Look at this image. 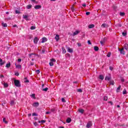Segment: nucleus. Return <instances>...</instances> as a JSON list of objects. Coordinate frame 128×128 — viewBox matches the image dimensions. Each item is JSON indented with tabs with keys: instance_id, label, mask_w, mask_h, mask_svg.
Returning <instances> with one entry per match:
<instances>
[{
	"instance_id": "nucleus-16",
	"label": "nucleus",
	"mask_w": 128,
	"mask_h": 128,
	"mask_svg": "<svg viewBox=\"0 0 128 128\" xmlns=\"http://www.w3.org/2000/svg\"><path fill=\"white\" fill-rule=\"evenodd\" d=\"M2 26H3L4 28H7L8 27V24H6V23L2 22Z\"/></svg>"
},
{
	"instance_id": "nucleus-23",
	"label": "nucleus",
	"mask_w": 128,
	"mask_h": 128,
	"mask_svg": "<svg viewBox=\"0 0 128 128\" xmlns=\"http://www.w3.org/2000/svg\"><path fill=\"white\" fill-rule=\"evenodd\" d=\"M66 122H68V124H70V122H72V119L70 118H68L66 120Z\"/></svg>"
},
{
	"instance_id": "nucleus-15",
	"label": "nucleus",
	"mask_w": 128,
	"mask_h": 128,
	"mask_svg": "<svg viewBox=\"0 0 128 128\" xmlns=\"http://www.w3.org/2000/svg\"><path fill=\"white\" fill-rule=\"evenodd\" d=\"M121 88H122V86H119L116 89V92H120Z\"/></svg>"
},
{
	"instance_id": "nucleus-5",
	"label": "nucleus",
	"mask_w": 128,
	"mask_h": 128,
	"mask_svg": "<svg viewBox=\"0 0 128 128\" xmlns=\"http://www.w3.org/2000/svg\"><path fill=\"white\" fill-rule=\"evenodd\" d=\"M112 80V76H110V74L106 76V78H105L106 80Z\"/></svg>"
},
{
	"instance_id": "nucleus-24",
	"label": "nucleus",
	"mask_w": 128,
	"mask_h": 128,
	"mask_svg": "<svg viewBox=\"0 0 128 128\" xmlns=\"http://www.w3.org/2000/svg\"><path fill=\"white\" fill-rule=\"evenodd\" d=\"M78 112L80 114H84V110L83 109H79Z\"/></svg>"
},
{
	"instance_id": "nucleus-53",
	"label": "nucleus",
	"mask_w": 128,
	"mask_h": 128,
	"mask_svg": "<svg viewBox=\"0 0 128 128\" xmlns=\"http://www.w3.org/2000/svg\"><path fill=\"white\" fill-rule=\"evenodd\" d=\"M15 12H16V14H20V11H18V10H16L15 11Z\"/></svg>"
},
{
	"instance_id": "nucleus-32",
	"label": "nucleus",
	"mask_w": 128,
	"mask_h": 128,
	"mask_svg": "<svg viewBox=\"0 0 128 128\" xmlns=\"http://www.w3.org/2000/svg\"><path fill=\"white\" fill-rule=\"evenodd\" d=\"M31 98H36V94H32L30 95Z\"/></svg>"
},
{
	"instance_id": "nucleus-11",
	"label": "nucleus",
	"mask_w": 128,
	"mask_h": 128,
	"mask_svg": "<svg viewBox=\"0 0 128 128\" xmlns=\"http://www.w3.org/2000/svg\"><path fill=\"white\" fill-rule=\"evenodd\" d=\"M80 34V31L79 30H76L74 32L72 36H76L77 34Z\"/></svg>"
},
{
	"instance_id": "nucleus-64",
	"label": "nucleus",
	"mask_w": 128,
	"mask_h": 128,
	"mask_svg": "<svg viewBox=\"0 0 128 128\" xmlns=\"http://www.w3.org/2000/svg\"><path fill=\"white\" fill-rule=\"evenodd\" d=\"M121 82H124V79H121Z\"/></svg>"
},
{
	"instance_id": "nucleus-37",
	"label": "nucleus",
	"mask_w": 128,
	"mask_h": 128,
	"mask_svg": "<svg viewBox=\"0 0 128 128\" xmlns=\"http://www.w3.org/2000/svg\"><path fill=\"white\" fill-rule=\"evenodd\" d=\"M108 96H104V100H108Z\"/></svg>"
},
{
	"instance_id": "nucleus-44",
	"label": "nucleus",
	"mask_w": 128,
	"mask_h": 128,
	"mask_svg": "<svg viewBox=\"0 0 128 128\" xmlns=\"http://www.w3.org/2000/svg\"><path fill=\"white\" fill-rule=\"evenodd\" d=\"M31 2H34V4H36V0H31Z\"/></svg>"
},
{
	"instance_id": "nucleus-12",
	"label": "nucleus",
	"mask_w": 128,
	"mask_h": 128,
	"mask_svg": "<svg viewBox=\"0 0 128 128\" xmlns=\"http://www.w3.org/2000/svg\"><path fill=\"white\" fill-rule=\"evenodd\" d=\"M110 26L108 24H102V28H108Z\"/></svg>"
},
{
	"instance_id": "nucleus-56",
	"label": "nucleus",
	"mask_w": 128,
	"mask_h": 128,
	"mask_svg": "<svg viewBox=\"0 0 128 128\" xmlns=\"http://www.w3.org/2000/svg\"><path fill=\"white\" fill-rule=\"evenodd\" d=\"M34 126H38V122H35L34 123Z\"/></svg>"
},
{
	"instance_id": "nucleus-13",
	"label": "nucleus",
	"mask_w": 128,
	"mask_h": 128,
	"mask_svg": "<svg viewBox=\"0 0 128 128\" xmlns=\"http://www.w3.org/2000/svg\"><path fill=\"white\" fill-rule=\"evenodd\" d=\"M10 104L12 106H14L16 104V101L14 100H11Z\"/></svg>"
},
{
	"instance_id": "nucleus-52",
	"label": "nucleus",
	"mask_w": 128,
	"mask_h": 128,
	"mask_svg": "<svg viewBox=\"0 0 128 128\" xmlns=\"http://www.w3.org/2000/svg\"><path fill=\"white\" fill-rule=\"evenodd\" d=\"M77 44H78V46H82V44L80 43H77Z\"/></svg>"
},
{
	"instance_id": "nucleus-62",
	"label": "nucleus",
	"mask_w": 128,
	"mask_h": 128,
	"mask_svg": "<svg viewBox=\"0 0 128 128\" xmlns=\"http://www.w3.org/2000/svg\"><path fill=\"white\" fill-rule=\"evenodd\" d=\"M100 44L102 45L104 44V42H102V41H100Z\"/></svg>"
},
{
	"instance_id": "nucleus-2",
	"label": "nucleus",
	"mask_w": 128,
	"mask_h": 128,
	"mask_svg": "<svg viewBox=\"0 0 128 128\" xmlns=\"http://www.w3.org/2000/svg\"><path fill=\"white\" fill-rule=\"evenodd\" d=\"M54 62H56V60L54 58L50 59V62L49 63L50 66H54Z\"/></svg>"
},
{
	"instance_id": "nucleus-50",
	"label": "nucleus",
	"mask_w": 128,
	"mask_h": 128,
	"mask_svg": "<svg viewBox=\"0 0 128 128\" xmlns=\"http://www.w3.org/2000/svg\"><path fill=\"white\" fill-rule=\"evenodd\" d=\"M36 74H40V70H36Z\"/></svg>"
},
{
	"instance_id": "nucleus-61",
	"label": "nucleus",
	"mask_w": 128,
	"mask_h": 128,
	"mask_svg": "<svg viewBox=\"0 0 128 128\" xmlns=\"http://www.w3.org/2000/svg\"><path fill=\"white\" fill-rule=\"evenodd\" d=\"M108 103L112 105L113 104L112 102V101L109 102Z\"/></svg>"
},
{
	"instance_id": "nucleus-49",
	"label": "nucleus",
	"mask_w": 128,
	"mask_h": 128,
	"mask_svg": "<svg viewBox=\"0 0 128 128\" xmlns=\"http://www.w3.org/2000/svg\"><path fill=\"white\" fill-rule=\"evenodd\" d=\"M44 122H46V120H41V124H44Z\"/></svg>"
},
{
	"instance_id": "nucleus-34",
	"label": "nucleus",
	"mask_w": 128,
	"mask_h": 128,
	"mask_svg": "<svg viewBox=\"0 0 128 128\" xmlns=\"http://www.w3.org/2000/svg\"><path fill=\"white\" fill-rule=\"evenodd\" d=\"M110 84L114 86V80L110 81Z\"/></svg>"
},
{
	"instance_id": "nucleus-14",
	"label": "nucleus",
	"mask_w": 128,
	"mask_h": 128,
	"mask_svg": "<svg viewBox=\"0 0 128 128\" xmlns=\"http://www.w3.org/2000/svg\"><path fill=\"white\" fill-rule=\"evenodd\" d=\"M16 68L20 69L22 68V66L20 64H15Z\"/></svg>"
},
{
	"instance_id": "nucleus-10",
	"label": "nucleus",
	"mask_w": 128,
	"mask_h": 128,
	"mask_svg": "<svg viewBox=\"0 0 128 128\" xmlns=\"http://www.w3.org/2000/svg\"><path fill=\"white\" fill-rule=\"evenodd\" d=\"M38 37H35L34 40V44H38Z\"/></svg>"
},
{
	"instance_id": "nucleus-30",
	"label": "nucleus",
	"mask_w": 128,
	"mask_h": 128,
	"mask_svg": "<svg viewBox=\"0 0 128 128\" xmlns=\"http://www.w3.org/2000/svg\"><path fill=\"white\" fill-rule=\"evenodd\" d=\"M122 94H126L127 92H126V89H124L123 90Z\"/></svg>"
},
{
	"instance_id": "nucleus-1",
	"label": "nucleus",
	"mask_w": 128,
	"mask_h": 128,
	"mask_svg": "<svg viewBox=\"0 0 128 128\" xmlns=\"http://www.w3.org/2000/svg\"><path fill=\"white\" fill-rule=\"evenodd\" d=\"M14 84L16 86H18V88H20V82L18 80H14Z\"/></svg>"
},
{
	"instance_id": "nucleus-40",
	"label": "nucleus",
	"mask_w": 128,
	"mask_h": 128,
	"mask_svg": "<svg viewBox=\"0 0 128 128\" xmlns=\"http://www.w3.org/2000/svg\"><path fill=\"white\" fill-rule=\"evenodd\" d=\"M78 92H82V89L79 88L78 90Z\"/></svg>"
},
{
	"instance_id": "nucleus-31",
	"label": "nucleus",
	"mask_w": 128,
	"mask_h": 128,
	"mask_svg": "<svg viewBox=\"0 0 128 128\" xmlns=\"http://www.w3.org/2000/svg\"><path fill=\"white\" fill-rule=\"evenodd\" d=\"M48 88H43V89L42 90L43 92H48Z\"/></svg>"
},
{
	"instance_id": "nucleus-58",
	"label": "nucleus",
	"mask_w": 128,
	"mask_h": 128,
	"mask_svg": "<svg viewBox=\"0 0 128 128\" xmlns=\"http://www.w3.org/2000/svg\"><path fill=\"white\" fill-rule=\"evenodd\" d=\"M18 62H22V59L21 58H18Z\"/></svg>"
},
{
	"instance_id": "nucleus-54",
	"label": "nucleus",
	"mask_w": 128,
	"mask_h": 128,
	"mask_svg": "<svg viewBox=\"0 0 128 128\" xmlns=\"http://www.w3.org/2000/svg\"><path fill=\"white\" fill-rule=\"evenodd\" d=\"M46 52V50L44 49L42 50V54H44Z\"/></svg>"
},
{
	"instance_id": "nucleus-48",
	"label": "nucleus",
	"mask_w": 128,
	"mask_h": 128,
	"mask_svg": "<svg viewBox=\"0 0 128 128\" xmlns=\"http://www.w3.org/2000/svg\"><path fill=\"white\" fill-rule=\"evenodd\" d=\"M88 44H92V42H90V40H88Z\"/></svg>"
},
{
	"instance_id": "nucleus-20",
	"label": "nucleus",
	"mask_w": 128,
	"mask_h": 128,
	"mask_svg": "<svg viewBox=\"0 0 128 128\" xmlns=\"http://www.w3.org/2000/svg\"><path fill=\"white\" fill-rule=\"evenodd\" d=\"M39 106V104L38 102H34V103L33 104V106L36 107V106Z\"/></svg>"
},
{
	"instance_id": "nucleus-4",
	"label": "nucleus",
	"mask_w": 128,
	"mask_h": 128,
	"mask_svg": "<svg viewBox=\"0 0 128 128\" xmlns=\"http://www.w3.org/2000/svg\"><path fill=\"white\" fill-rule=\"evenodd\" d=\"M118 50L120 52V54H124L125 52H124V48L122 49H120V48H118Z\"/></svg>"
},
{
	"instance_id": "nucleus-45",
	"label": "nucleus",
	"mask_w": 128,
	"mask_h": 128,
	"mask_svg": "<svg viewBox=\"0 0 128 128\" xmlns=\"http://www.w3.org/2000/svg\"><path fill=\"white\" fill-rule=\"evenodd\" d=\"M62 102H66V100H64V98H62Z\"/></svg>"
},
{
	"instance_id": "nucleus-33",
	"label": "nucleus",
	"mask_w": 128,
	"mask_h": 128,
	"mask_svg": "<svg viewBox=\"0 0 128 128\" xmlns=\"http://www.w3.org/2000/svg\"><path fill=\"white\" fill-rule=\"evenodd\" d=\"M32 56H34V54L32 53V54H28L29 58H32Z\"/></svg>"
},
{
	"instance_id": "nucleus-26",
	"label": "nucleus",
	"mask_w": 128,
	"mask_h": 128,
	"mask_svg": "<svg viewBox=\"0 0 128 128\" xmlns=\"http://www.w3.org/2000/svg\"><path fill=\"white\" fill-rule=\"evenodd\" d=\"M99 78H100V80H104V77L102 75H100L99 76Z\"/></svg>"
},
{
	"instance_id": "nucleus-21",
	"label": "nucleus",
	"mask_w": 128,
	"mask_h": 128,
	"mask_svg": "<svg viewBox=\"0 0 128 128\" xmlns=\"http://www.w3.org/2000/svg\"><path fill=\"white\" fill-rule=\"evenodd\" d=\"M88 28H94V24H90L88 26Z\"/></svg>"
},
{
	"instance_id": "nucleus-36",
	"label": "nucleus",
	"mask_w": 128,
	"mask_h": 128,
	"mask_svg": "<svg viewBox=\"0 0 128 128\" xmlns=\"http://www.w3.org/2000/svg\"><path fill=\"white\" fill-rule=\"evenodd\" d=\"M10 63H8L6 64V68H10Z\"/></svg>"
},
{
	"instance_id": "nucleus-43",
	"label": "nucleus",
	"mask_w": 128,
	"mask_h": 128,
	"mask_svg": "<svg viewBox=\"0 0 128 128\" xmlns=\"http://www.w3.org/2000/svg\"><path fill=\"white\" fill-rule=\"evenodd\" d=\"M82 6H83L84 8H86V4L84 3L82 4Z\"/></svg>"
},
{
	"instance_id": "nucleus-9",
	"label": "nucleus",
	"mask_w": 128,
	"mask_h": 128,
	"mask_svg": "<svg viewBox=\"0 0 128 128\" xmlns=\"http://www.w3.org/2000/svg\"><path fill=\"white\" fill-rule=\"evenodd\" d=\"M34 8L36 10H40V8H42V6L40 5H36L34 6Z\"/></svg>"
},
{
	"instance_id": "nucleus-18",
	"label": "nucleus",
	"mask_w": 128,
	"mask_h": 128,
	"mask_svg": "<svg viewBox=\"0 0 128 128\" xmlns=\"http://www.w3.org/2000/svg\"><path fill=\"white\" fill-rule=\"evenodd\" d=\"M2 84L4 85V88H8V83L6 82H4V83H2Z\"/></svg>"
},
{
	"instance_id": "nucleus-22",
	"label": "nucleus",
	"mask_w": 128,
	"mask_h": 128,
	"mask_svg": "<svg viewBox=\"0 0 128 128\" xmlns=\"http://www.w3.org/2000/svg\"><path fill=\"white\" fill-rule=\"evenodd\" d=\"M55 40H56V42H58V40H60V36H58V34H56L55 37Z\"/></svg>"
},
{
	"instance_id": "nucleus-38",
	"label": "nucleus",
	"mask_w": 128,
	"mask_h": 128,
	"mask_svg": "<svg viewBox=\"0 0 128 128\" xmlns=\"http://www.w3.org/2000/svg\"><path fill=\"white\" fill-rule=\"evenodd\" d=\"M3 122H4V124H8V121L6 120V118H3Z\"/></svg>"
},
{
	"instance_id": "nucleus-60",
	"label": "nucleus",
	"mask_w": 128,
	"mask_h": 128,
	"mask_svg": "<svg viewBox=\"0 0 128 128\" xmlns=\"http://www.w3.org/2000/svg\"><path fill=\"white\" fill-rule=\"evenodd\" d=\"M24 82H30V81L28 80H26L24 81Z\"/></svg>"
},
{
	"instance_id": "nucleus-27",
	"label": "nucleus",
	"mask_w": 128,
	"mask_h": 128,
	"mask_svg": "<svg viewBox=\"0 0 128 128\" xmlns=\"http://www.w3.org/2000/svg\"><path fill=\"white\" fill-rule=\"evenodd\" d=\"M120 16H124L126 15V13L124 12H120Z\"/></svg>"
},
{
	"instance_id": "nucleus-19",
	"label": "nucleus",
	"mask_w": 128,
	"mask_h": 128,
	"mask_svg": "<svg viewBox=\"0 0 128 128\" xmlns=\"http://www.w3.org/2000/svg\"><path fill=\"white\" fill-rule=\"evenodd\" d=\"M32 4H28L26 6V8L27 10H30V8H32Z\"/></svg>"
},
{
	"instance_id": "nucleus-29",
	"label": "nucleus",
	"mask_w": 128,
	"mask_h": 128,
	"mask_svg": "<svg viewBox=\"0 0 128 128\" xmlns=\"http://www.w3.org/2000/svg\"><path fill=\"white\" fill-rule=\"evenodd\" d=\"M62 54H66V50L64 49V48H62Z\"/></svg>"
},
{
	"instance_id": "nucleus-28",
	"label": "nucleus",
	"mask_w": 128,
	"mask_h": 128,
	"mask_svg": "<svg viewBox=\"0 0 128 128\" xmlns=\"http://www.w3.org/2000/svg\"><path fill=\"white\" fill-rule=\"evenodd\" d=\"M98 50H99V48L98 46H94V50H95V52H98Z\"/></svg>"
},
{
	"instance_id": "nucleus-8",
	"label": "nucleus",
	"mask_w": 128,
	"mask_h": 128,
	"mask_svg": "<svg viewBox=\"0 0 128 128\" xmlns=\"http://www.w3.org/2000/svg\"><path fill=\"white\" fill-rule=\"evenodd\" d=\"M67 50L68 52H70V54H72V52H74V50H72V48H71L70 47L68 48Z\"/></svg>"
},
{
	"instance_id": "nucleus-17",
	"label": "nucleus",
	"mask_w": 128,
	"mask_h": 128,
	"mask_svg": "<svg viewBox=\"0 0 128 128\" xmlns=\"http://www.w3.org/2000/svg\"><path fill=\"white\" fill-rule=\"evenodd\" d=\"M124 48L126 50H128V44H125L124 45Z\"/></svg>"
},
{
	"instance_id": "nucleus-7",
	"label": "nucleus",
	"mask_w": 128,
	"mask_h": 128,
	"mask_svg": "<svg viewBox=\"0 0 128 128\" xmlns=\"http://www.w3.org/2000/svg\"><path fill=\"white\" fill-rule=\"evenodd\" d=\"M48 42V38L46 37L42 38V42L43 44L44 42Z\"/></svg>"
},
{
	"instance_id": "nucleus-57",
	"label": "nucleus",
	"mask_w": 128,
	"mask_h": 128,
	"mask_svg": "<svg viewBox=\"0 0 128 128\" xmlns=\"http://www.w3.org/2000/svg\"><path fill=\"white\" fill-rule=\"evenodd\" d=\"M110 70H114V68H112V66H110Z\"/></svg>"
},
{
	"instance_id": "nucleus-47",
	"label": "nucleus",
	"mask_w": 128,
	"mask_h": 128,
	"mask_svg": "<svg viewBox=\"0 0 128 128\" xmlns=\"http://www.w3.org/2000/svg\"><path fill=\"white\" fill-rule=\"evenodd\" d=\"M90 12H86V16H90Z\"/></svg>"
},
{
	"instance_id": "nucleus-46",
	"label": "nucleus",
	"mask_w": 128,
	"mask_h": 128,
	"mask_svg": "<svg viewBox=\"0 0 128 128\" xmlns=\"http://www.w3.org/2000/svg\"><path fill=\"white\" fill-rule=\"evenodd\" d=\"M110 54H112L111 53H108V54H107L108 58H110Z\"/></svg>"
},
{
	"instance_id": "nucleus-39",
	"label": "nucleus",
	"mask_w": 128,
	"mask_h": 128,
	"mask_svg": "<svg viewBox=\"0 0 128 128\" xmlns=\"http://www.w3.org/2000/svg\"><path fill=\"white\" fill-rule=\"evenodd\" d=\"M30 30H36V26H31Z\"/></svg>"
},
{
	"instance_id": "nucleus-3",
	"label": "nucleus",
	"mask_w": 128,
	"mask_h": 128,
	"mask_svg": "<svg viewBox=\"0 0 128 128\" xmlns=\"http://www.w3.org/2000/svg\"><path fill=\"white\" fill-rule=\"evenodd\" d=\"M92 126V121H90L88 122L86 126L87 128H90V126Z\"/></svg>"
},
{
	"instance_id": "nucleus-51",
	"label": "nucleus",
	"mask_w": 128,
	"mask_h": 128,
	"mask_svg": "<svg viewBox=\"0 0 128 128\" xmlns=\"http://www.w3.org/2000/svg\"><path fill=\"white\" fill-rule=\"evenodd\" d=\"M50 114V112H46V114Z\"/></svg>"
},
{
	"instance_id": "nucleus-63",
	"label": "nucleus",
	"mask_w": 128,
	"mask_h": 128,
	"mask_svg": "<svg viewBox=\"0 0 128 128\" xmlns=\"http://www.w3.org/2000/svg\"><path fill=\"white\" fill-rule=\"evenodd\" d=\"M17 26L16 24H14L13 26V28H16Z\"/></svg>"
},
{
	"instance_id": "nucleus-6",
	"label": "nucleus",
	"mask_w": 128,
	"mask_h": 128,
	"mask_svg": "<svg viewBox=\"0 0 128 128\" xmlns=\"http://www.w3.org/2000/svg\"><path fill=\"white\" fill-rule=\"evenodd\" d=\"M4 64H6V62H3L2 59L0 58V66H4Z\"/></svg>"
},
{
	"instance_id": "nucleus-59",
	"label": "nucleus",
	"mask_w": 128,
	"mask_h": 128,
	"mask_svg": "<svg viewBox=\"0 0 128 128\" xmlns=\"http://www.w3.org/2000/svg\"><path fill=\"white\" fill-rule=\"evenodd\" d=\"M4 75H0V78H4Z\"/></svg>"
},
{
	"instance_id": "nucleus-41",
	"label": "nucleus",
	"mask_w": 128,
	"mask_h": 128,
	"mask_svg": "<svg viewBox=\"0 0 128 128\" xmlns=\"http://www.w3.org/2000/svg\"><path fill=\"white\" fill-rule=\"evenodd\" d=\"M71 10L72 12H74V6L71 7Z\"/></svg>"
},
{
	"instance_id": "nucleus-25",
	"label": "nucleus",
	"mask_w": 128,
	"mask_h": 128,
	"mask_svg": "<svg viewBox=\"0 0 128 128\" xmlns=\"http://www.w3.org/2000/svg\"><path fill=\"white\" fill-rule=\"evenodd\" d=\"M28 16L27 15H24L23 16V18H24V20H28Z\"/></svg>"
},
{
	"instance_id": "nucleus-42",
	"label": "nucleus",
	"mask_w": 128,
	"mask_h": 128,
	"mask_svg": "<svg viewBox=\"0 0 128 128\" xmlns=\"http://www.w3.org/2000/svg\"><path fill=\"white\" fill-rule=\"evenodd\" d=\"M122 34L123 36H126V32H123L122 33Z\"/></svg>"
},
{
	"instance_id": "nucleus-35",
	"label": "nucleus",
	"mask_w": 128,
	"mask_h": 128,
	"mask_svg": "<svg viewBox=\"0 0 128 128\" xmlns=\"http://www.w3.org/2000/svg\"><path fill=\"white\" fill-rule=\"evenodd\" d=\"M32 116H38V114L36 113H32Z\"/></svg>"
},
{
	"instance_id": "nucleus-55",
	"label": "nucleus",
	"mask_w": 128,
	"mask_h": 128,
	"mask_svg": "<svg viewBox=\"0 0 128 128\" xmlns=\"http://www.w3.org/2000/svg\"><path fill=\"white\" fill-rule=\"evenodd\" d=\"M15 76H20V74H18V72H16L15 74Z\"/></svg>"
}]
</instances>
